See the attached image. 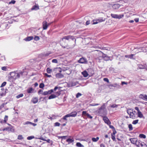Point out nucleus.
<instances>
[{"label": "nucleus", "instance_id": "nucleus-1", "mask_svg": "<svg viewBox=\"0 0 147 147\" xmlns=\"http://www.w3.org/2000/svg\"><path fill=\"white\" fill-rule=\"evenodd\" d=\"M97 111L100 116L103 117V116L106 115L107 111L105 107V104H103L97 110Z\"/></svg>", "mask_w": 147, "mask_h": 147}, {"label": "nucleus", "instance_id": "nucleus-2", "mask_svg": "<svg viewBox=\"0 0 147 147\" xmlns=\"http://www.w3.org/2000/svg\"><path fill=\"white\" fill-rule=\"evenodd\" d=\"M77 113L76 112H72L69 114L65 115L62 118L63 120L67 122V118L70 117H75L77 116Z\"/></svg>", "mask_w": 147, "mask_h": 147}, {"label": "nucleus", "instance_id": "nucleus-3", "mask_svg": "<svg viewBox=\"0 0 147 147\" xmlns=\"http://www.w3.org/2000/svg\"><path fill=\"white\" fill-rule=\"evenodd\" d=\"M69 39H71L73 40H74L75 42V44L74 45V47L75 46L76 44V39L75 38L74 36H73L68 35L63 36L62 38L61 39V41L65 42L64 40V39L67 40H69Z\"/></svg>", "mask_w": 147, "mask_h": 147}, {"label": "nucleus", "instance_id": "nucleus-4", "mask_svg": "<svg viewBox=\"0 0 147 147\" xmlns=\"http://www.w3.org/2000/svg\"><path fill=\"white\" fill-rule=\"evenodd\" d=\"M138 147H147V145L143 142L137 140L135 144Z\"/></svg>", "mask_w": 147, "mask_h": 147}, {"label": "nucleus", "instance_id": "nucleus-5", "mask_svg": "<svg viewBox=\"0 0 147 147\" xmlns=\"http://www.w3.org/2000/svg\"><path fill=\"white\" fill-rule=\"evenodd\" d=\"M17 71H14L13 72H11L9 73L10 76H13V77H14V78H15L16 80L17 79L19 78V75L18 74V73H17Z\"/></svg>", "mask_w": 147, "mask_h": 147}, {"label": "nucleus", "instance_id": "nucleus-6", "mask_svg": "<svg viewBox=\"0 0 147 147\" xmlns=\"http://www.w3.org/2000/svg\"><path fill=\"white\" fill-rule=\"evenodd\" d=\"M57 69H59L60 70L59 71V73H58L55 74L56 77L58 78H63L64 77V76L63 74L61 73V69L60 67L57 68Z\"/></svg>", "mask_w": 147, "mask_h": 147}, {"label": "nucleus", "instance_id": "nucleus-7", "mask_svg": "<svg viewBox=\"0 0 147 147\" xmlns=\"http://www.w3.org/2000/svg\"><path fill=\"white\" fill-rule=\"evenodd\" d=\"M103 120L105 123L107 124L108 125L111 124V122L108 118L106 116H103Z\"/></svg>", "mask_w": 147, "mask_h": 147}, {"label": "nucleus", "instance_id": "nucleus-8", "mask_svg": "<svg viewBox=\"0 0 147 147\" xmlns=\"http://www.w3.org/2000/svg\"><path fill=\"white\" fill-rule=\"evenodd\" d=\"M78 62L80 63L87 64V63L86 59L84 57L80 58L78 61Z\"/></svg>", "mask_w": 147, "mask_h": 147}, {"label": "nucleus", "instance_id": "nucleus-9", "mask_svg": "<svg viewBox=\"0 0 147 147\" xmlns=\"http://www.w3.org/2000/svg\"><path fill=\"white\" fill-rule=\"evenodd\" d=\"M61 88H62L61 87L56 86L55 87L54 89H52L48 91V92H49V94H51V93H53L54 91H55L57 89L59 90H60Z\"/></svg>", "mask_w": 147, "mask_h": 147}, {"label": "nucleus", "instance_id": "nucleus-10", "mask_svg": "<svg viewBox=\"0 0 147 147\" xmlns=\"http://www.w3.org/2000/svg\"><path fill=\"white\" fill-rule=\"evenodd\" d=\"M139 98L147 101V95L145 94H141L139 95Z\"/></svg>", "mask_w": 147, "mask_h": 147}, {"label": "nucleus", "instance_id": "nucleus-11", "mask_svg": "<svg viewBox=\"0 0 147 147\" xmlns=\"http://www.w3.org/2000/svg\"><path fill=\"white\" fill-rule=\"evenodd\" d=\"M49 25H49L48 24L47 22L46 21H44L42 22V28L43 30H46Z\"/></svg>", "mask_w": 147, "mask_h": 147}, {"label": "nucleus", "instance_id": "nucleus-12", "mask_svg": "<svg viewBox=\"0 0 147 147\" xmlns=\"http://www.w3.org/2000/svg\"><path fill=\"white\" fill-rule=\"evenodd\" d=\"M13 76H10L8 77V81L11 82H13L16 80L15 78H14V77H13Z\"/></svg>", "mask_w": 147, "mask_h": 147}, {"label": "nucleus", "instance_id": "nucleus-13", "mask_svg": "<svg viewBox=\"0 0 147 147\" xmlns=\"http://www.w3.org/2000/svg\"><path fill=\"white\" fill-rule=\"evenodd\" d=\"M120 7V5L119 4H114L112 6V8L114 10L118 9Z\"/></svg>", "mask_w": 147, "mask_h": 147}, {"label": "nucleus", "instance_id": "nucleus-14", "mask_svg": "<svg viewBox=\"0 0 147 147\" xmlns=\"http://www.w3.org/2000/svg\"><path fill=\"white\" fill-rule=\"evenodd\" d=\"M38 97H33L32 98L31 101L33 103L36 104L38 102Z\"/></svg>", "mask_w": 147, "mask_h": 147}, {"label": "nucleus", "instance_id": "nucleus-15", "mask_svg": "<svg viewBox=\"0 0 147 147\" xmlns=\"http://www.w3.org/2000/svg\"><path fill=\"white\" fill-rule=\"evenodd\" d=\"M69 137H70L71 136H69ZM74 141V140L73 138H72V139L70 138H68L66 140V142L68 143L69 144H70L72 143H73Z\"/></svg>", "mask_w": 147, "mask_h": 147}, {"label": "nucleus", "instance_id": "nucleus-16", "mask_svg": "<svg viewBox=\"0 0 147 147\" xmlns=\"http://www.w3.org/2000/svg\"><path fill=\"white\" fill-rule=\"evenodd\" d=\"M33 39V37L32 36H29L26 37L24 39V40L26 41H29L32 40Z\"/></svg>", "mask_w": 147, "mask_h": 147}, {"label": "nucleus", "instance_id": "nucleus-17", "mask_svg": "<svg viewBox=\"0 0 147 147\" xmlns=\"http://www.w3.org/2000/svg\"><path fill=\"white\" fill-rule=\"evenodd\" d=\"M131 142L133 144H136L138 139L136 138H130V139Z\"/></svg>", "mask_w": 147, "mask_h": 147}, {"label": "nucleus", "instance_id": "nucleus-18", "mask_svg": "<svg viewBox=\"0 0 147 147\" xmlns=\"http://www.w3.org/2000/svg\"><path fill=\"white\" fill-rule=\"evenodd\" d=\"M39 9V6L37 5H34L31 8V10H37Z\"/></svg>", "mask_w": 147, "mask_h": 147}, {"label": "nucleus", "instance_id": "nucleus-19", "mask_svg": "<svg viewBox=\"0 0 147 147\" xmlns=\"http://www.w3.org/2000/svg\"><path fill=\"white\" fill-rule=\"evenodd\" d=\"M58 90L57 92L55 93V95L57 96V97L59 96L61 94V92L63 91L62 90H61V89L59 90Z\"/></svg>", "mask_w": 147, "mask_h": 147}, {"label": "nucleus", "instance_id": "nucleus-20", "mask_svg": "<svg viewBox=\"0 0 147 147\" xmlns=\"http://www.w3.org/2000/svg\"><path fill=\"white\" fill-rule=\"evenodd\" d=\"M8 131H11V132H14L15 131V129L13 127L11 126L10 127H8Z\"/></svg>", "mask_w": 147, "mask_h": 147}, {"label": "nucleus", "instance_id": "nucleus-21", "mask_svg": "<svg viewBox=\"0 0 147 147\" xmlns=\"http://www.w3.org/2000/svg\"><path fill=\"white\" fill-rule=\"evenodd\" d=\"M82 74L83 75L84 77H86L88 75V73H87V71L86 70H85L83 71L82 72Z\"/></svg>", "mask_w": 147, "mask_h": 147}, {"label": "nucleus", "instance_id": "nucleus-22", "mask_svg": "<svg viewBox=\"0 0 147 147\" xmlns=\"http://www.w3.org/2000/svg\"><path fill=\"white\" fill-rule=\"evenodd\" d=\"M134 54H131L130 55H125V57L126 58H128L131 59H133V56H134Z\"/></svg>", "mask_w": 147, "mask_h": 147}, {"label": "nucleus", "instance_id": "nucleus-23", "mask_svg": "<svg viewBox=\"0 0 147 147\" xmlns=\"http://www.w3.org/2000/svg\"><path fill=\"white\" fill-rule=\"evenodd\" d=\"M34 90L32 87L29 88L27 90V92L28 93H31L33 92L32 91Z\"/></svg>", "mask_w": 147, "mask_h": 147}, {"label": "nucleus", "instance_id": "nucleus-24", "mask_svg": "<svg viewBox=\"0 0 147 147\" xmlns=\"http://www.w3.org/2000/svg\"><path fill=\"white\" fill-rule=\"evenodd\" d=\"M56 97H57V96H55V95L54 94H52L49 97L48 99H51L55 98Z\"/></svg>", "mask_w": 147, "mask_h": 147}, {"label": "nucleus", "instance_id": "nucleus-25", "mask_svg": "<svg viewBox=\"0 0 147 147\" xmlns=\"http://www.w3.org/2000/svg\"><path fill=\"white\" fill-rule=\"evenodd\" d=\"M127 112L128 114L129 115L133 112V109H128L127 110Z\"/></svg>", "mask_w": 147, "mask_h": 147}, {"label": "nucleus", "instance_id": "nucleus-26", "mask_svg": "<svg viewBox=\"0 0 147 147\" xmlns=\"http://www.w3.org/2000/svg\"><path fill=\"white\" fill-rule=\"evenodd\" d=\"M135 117L136 116L135 114L133 112L129 115V117L133 119H134L135 118Z\"/></svg>", "mask_w": 147, "mask_h": 147}, {"label": "nucleus", "instance_id": "nucleus-27", "mask_svg": "<svg viewBox=\"0 0 147 147\" xmlns=\"http://www.w3.org/2000/svg\"><path fill=\"white\" fill-rule=\"evenodd\" d=\"M75 85L72 82H69L67 84V87L69 88L75 86Z\"/></svg>", "mask_w": 147, "mask_h": 147}, {"label": "nucleus", "instance_id": "nucleus-28", "mask_svg": "<svg viewBox=\"0 0 147 147\" xmlns=\"http://www.w3.org/2000/svg\"><path fill=\"white\" fill-rule=\"evenodd\" d=\"M138 117L140 118H142L143 117V115L140 111L138 112Z\"/></svg>", "mask_w": 147, "mask_h": 147}, {"label": "nucleus", "instance_id": "nucleus-29", "mask_svg": "<svg viewBox=\"0 0 147 147\" xmlns=\"http://www.w3.org/2000/svg\"><path fill=\"white\" fill-rule=\"evenodd\" d=\"M99 139V138L98 137L96 138H92V140L94 142H96Z\"/></svg>", "mask_w": 147, "mask_h": 147}, {"label": "nucleus", "instance_id": "nucleus-30", "mask_svg": "<svg viewBox=\"0 0 147 147\" xmlns=\"http://www.w3.org/2000/svg\"><path fill=\"white\" fill-rule=\"evenodd\" d=\"M76 146L78 147H84V146L80 142H77L76 144Z\"/></svg>", "mask_w": 147, "mask_h": 147}, {"label": "nucleus", "instance_id": "nucleus-31", "mask_svg": "<svg viewBox=\"0 0 147 147\" xmlns=\"http://www.w3.org/2000/svg\"><path fill=\"white\" fill-rule=\"evenodd\" d=\"M139 137L141 138L145 139L146 138V136L144 134H140L139 135Z\"/></svg>", "mask_w": 147, "mask_h": 147}, {"label": "nucleus", "instance_id": "nucleus-32", "mask_svg": "<svg viewBox=\"0 0 147 147\" xmlns=\"http://www.w3.org/2000/svg\"><path fill=\"white\" fill-rule=\"evenodd\" d=\"M124 14H121L120 15H118L117 14V19H120L121 18H122L123 17H124Z\"/></svg>", "mask_w": 147, "mask_h": 147}, {"label": "nucleus", "instance_id": "nucleus-33", "mask_svg": "<svg viewBox=\"0 0 147 147\" xmlns=\"http://www.w3.org/2000/svg\"><path fill=\"white\" fill-rule=\"evenodd\" d=\"M111 16L112 18H114L117 19V14L111 13Z\"/></svg>", "mask_w": 147, "mask_h": 147}, {"label": "nucleus", "instance_id": "nucleus-34", "mask_svg": "<svg viewBox=\"0 0 147 147\" xmlns=\"http://www.w3.org/2000/svg\"><path fill=\"white\" fill-rule=\"evenodd\" d=\"M105 19L103 18H101L98 19V21L99 22H102L105 21Z\"/></svg>", "mask_w": 147, "mask_h": 147}, {"label": "nucleus", "instance_id": "nucleus-35", "mask_svg": "<svg viewBox=\"0 0 147 147\" xmlns=\"http://www.w3.org/2000/svg\"><path fill=\"white\" fill-rule=\"evenodd\" d=\"M46 71L48 74H50L52 72V69L49 67L47 68Z\"/></svg>", "mask_w": 147, "mask_h": 147}, {"label": "nucleus", "instance_id": "nucleus-36", "mask_svg": "<svg viewBox=\"0 0 147 147\" xmlns=\"http://www.w3.org/2000/svg\"><path fill=\"white\" fill-rule=\"evenodd\" d=\"M88 72L89 73L90 72L91 76L93 75L94 74V71L92 69H89Z\"/></svg>", "mask_w": 147, "mask_h": 147}, {"label": "nucleus", "instance_id": "nucleus-37", "mask_svg": "<svg viewBox=\"0 0 147 147\" xmlns=\"http://www.w3.org/2000/svg\"><path fill=\"white\" fill-rule=\"evenodd\" d=\"M24 138L21 135H19L18 136L17 139L19 140H22Z\"/></svg>", "mask_w": 147, "mask_h": 147}, {"label": "nucleus", "instance_id": "nucleus-38", "mask_svg": "<svg viewBox=\"0 0 147 147\" xmlns=\"http://www.w3.org/2000/svg\"><path fill=\"white\" fill-rule=\"evenodd\" d=\"M7 103V102L4 103L2 104L0 106V109H2L4 107L5 105H6Z\"/></svg>", "mask_w": 147, "mask_h": 147}, {"label": "nucleus", "instance_id": "nucleus-39", "mask_svg": "<svg viewBox=\"0 0 147 147\" xmlns=\"http://www.w3.org/2000/svg\"><path fill=\"white\" fill-rule=\"evenodd\" d=\"M119 105L116 104H113L110 105V107L111 108H117Z\"/></svg>", "mask_w": 147, "mask_h": 147}, {"label": "nucleus", "instance_id": "nucleus-40", "mask_svg": "<svg viewBox=\"0 0 147 147\" xmlns=\"http://www.w3.org/2000/svg\"><path fill=\"white\" fill-rule=\"evenodd\" d=\"M128 127L129 128V131H131L133 129V128L132 125L131 124H129L128 125Z\"/></svg>", "mask_w": 147, "mask_h": 147}, {"label": "nucleus", "instance_id": "nucleus-41", "mask_svg": "<svg viewBox=\"0 0 147 147\" xmlns=\"http://www.w3.org/2000/svg\"><path fill=\"white\" fill-rule=\"evenodd\" d=\"M23 96V94L22 93L16 96V98H20L22 97Z\"/></svg>", "mask_w": 147, "mask_h": 147}, {"label": "nucleus", "instance_id": "nucleus-42", "mask_svg": "<svg viewBox=\"0 0 147 147\" xmlns=\"http://www.w3.org/2000/svg\"><path fill=\"white\" fill-rule=\"evenodd\" d=\"M34 137L33 136H29L28 137L27 139L28 140H31L32 139H34Z\"/></svg>", "mask_w": 147, "mask_h": 147}, {"label": "nucleus", "instance_id": "nucleus-43", "mask_svg": "<svg viewBox=\"0 0 147 147\" xmlns=\"http://www.w3.org/2000/svg\"><path fill=\"white\" fill-rule=\"evenodd\" d=\"M40 39L39 37L38 36H35L34 37V39L36 41L39 40Z\"/></svg>", "mask_w": 147, "mask_h": 147}, {"label": "nucleus", "instance_id": "nucleus-44", "mask_svg": "<svg viewBox=\"0 0 147 147\" xmlns=\"http://www.w3.org/2000/svg\"><path fill=\"white\" fill-rule=\"evenodd\" d=\"M139 121V120L138 119L136 120H134L132 122V124L134 125L136 124H137Z\"/></svg>", "mask_w": 147, "mask_h": 147}, {"label": "nucleus", "instance_id": "nucleus-45", "mask_svg": "<svg viewBox=\"0 0 147 147\" xmlns=\"http://www.w3.org/2000/svg\"><path fill=\"white\" fill-rule=\"evenodd\" d=\"M45 86V85L43 83H41L39 85V88H43Z\"/></svg>", "mask_w": 147, "mask_h": 147}, {"label": "nucleus", "instance_id": "nucleus-46", "mask_svg": "<svg viewBox=\"0 0 147 147\" xmlns=\"http://www.w3.org/2000/svg\"><path fill=\"white\" fill-rule=\"evenodd\" d=\"M24 72V71H21L19 72V73H18V74L19 75V78L20 76H22L23 75V74Z\"/></svg>", "mask_w": 147, "mask_h": 147}, {"label": "nucleus", "instance_id": "nucleus-47", "mask_svg": "<svg viewBox=\"0 0 147 147\" xmlns=\"http://www.w3.org/2000/svg\"><path fill=\"white\" fill-rule=\"evenodd\" d=\"M93 22L92 23L93 24H96L97 23H98V22H99L98 21V20H93Z\"/></svg>", "mask_w": 147, "mask_h": 147}, {"label": "nucleus", "instance_id": "nucleus-48", "mask_svg": "<svg viewBox=\"0 0 147 147\" xmlns=\"http://www.w3.org/2000/svg\"><path fill=\"white\" fill-rule=\"evenodd\" d=\"M101 53L102 57L104 59L105 58V57L107 56V55L103 53L102 52H101Z\"/></svg>", "mask_w": 147, "mask_h": 147}, {"label": "nucleus", "instance_id": "nucleus-49", "mask_svg": "<svg viewBox=\"0 0 147 147\" xmlns=\"http://www.w3.org/2000/svg\"><path fill=\"white\" fill-rule=\"evenodd\" d=\"M31 122L29 121H27L23 123V124L24 125H26L30 124Z\"/></svg>", "mask_w": 147, "mask_h": 147}, {"label": "nucleus", "instance_id": "nucleus-50", "mask_svg": "<svg viewBox=\"0 0 147 147\" xmlns=\"http://www.w3.org/2000/svg\"><path fill=\"white\" fill-rule=\"evenodd\" d=\"M60 125V123L58 122H56L54 123V126H59Z\"/></svg>", "mask_w": 147, "mask_h": 147}, {"label": "nucleus", "instance_id": "nucleus-51", "mask_svg": "<svg viewBox=\"0 0 147 147\" xmlns=\"http://www.w3.org/2000/svg\"><path fill=\"white\" fill-rule=\"evenodd\" d=\"M52 63H58V61L56 59H54L52 60Z\"/></svg>", "mask_w": 147, "mask_h": 147}, {"label": "nucleus", "instance_id": "nucleus-52", "mask_svg": "<svg viewBox=\"0 0 147 147\" xmlns=\"http://www.w3.org/2000/svg\"><path fill=\"white\" fill-rule=\"evenodd\" d=\"M6 83H7L6 82H3L1 86H0V87H3L5 86L6 85Z\"/></svg>", "mask_w": 147, "mask_h": 147}, {"label": "nucleus", "instance_id": "nucleus-53", "mask_svg": "<svg viewBox=\"0 0 147 147\" xmlns=\"http://www.w3.org/2000/svg\"><path fill=\"white\" fill-rule=\"evenodd\" d=\"M108 125L109 126V127L110 128L112 129L113 130L115 129V128L113 125H111V124Z\"/></svg>", "mask_w": 147, "mask_h": 147}, {"label": "nucleus", "instance_id": "nucleus-54", "mask_svg": "<svg viewBox=\"0 0 147 147\" xmlns=\"http://www.w3.org/2000/svg\"><path fill=\"white\" fill-rule=\"evenodd\" d=\"M42 94L44 95H46L49 94V92H48V91H46L42 93Z\"/></svg>", "mask_w": 147, "mask_h": 147}, {"label": "nucleus", "instance_id": "nucleus-55", "mask_svg": "<svg viewBox=\"0 0 147 147\" xmlns=\"http://www.w3.org/2000/svg\"><path fill=\"white\" fill-rule=\"evenodd\" d=\"M0 122L2 124H5L7 123V122L5 121L3 119L1 120Z\"/></svg>", "mask_w": 147, "mask_h": 147}, {"label": "nucleus", "instance_id": "nucleus-56", "mask_svg": "<svg viewBox=\"0 0 147 147\" xmlns=\"http://www.w3.org/2000/svg\"><path fill=\"white\" fill-rule=\"evenodd\" d=\"M103 80L105 82H107V83L109 82V80L107 78H105L103 79Z\"/></svg>", "mask_w": 147, "mask_h": 147}, {"label": "nucleus", "instance_id": "nucleus-57", "mask_svg": "<svg viewBox=\"0 0 147 147\" xmlns=\"http://www.w3.org/2000/svg\"><path fill=\"white\" fill-rule=\"evenodd\" d=\"M8 119V116L7 115H5L4 118V120L6 122H7V121Z\"/></svg>", "mask_w": 147, "mask_h": 147}, {"label": "nucleus", "instance_id": "nucleus-58", "mask_svg": "<svg viewBox=\"0 0 147 147\" xmlns=\"http://www.w3.org/2000/svg\"><path fill=\"white\" fill-rule=\"evenodd\" d=\"M44 74V75L45 76H46V77H48V78H50V77H52V76L51 75H48L47 73H45Z\"/></svg>", "mask_w": 147, "mask_h": 147}, {"label": "nucleus", "instance_id": "nucleus-59", "mask_svg": "<svg viewBox=\"0 0 147 147\" xmlns=\"http://www.w3.org/2000/svg\"><path fill=\"white\" fill-rule=\"evenodd\" d=\"M1 69L3 70L6 71L7 70V67L5 66L2 67H1Z\"/></svg>", "mask_w": 147, "mask_h": 147}, {"label": "nucleus", "instance_id": "nucleus-60", "mask_svg": "<svg viewBox=\"0 0 147 147\" xmlns=\"http://www.w3.org/2000/svg\"><path fill=\"white\" fill-rule=\"evenodd\" d=\"M82 95L80 93H78L76 95V97L77 98H78L80 96H81Z\"/></svg>", "mask_w": 147, "mask_h": 147}, {"label": "nucleus", "instance_id": "nucleus-61", "mask_svg": "<svg viewBox=\"0 0 147 147\" xmlns=\"http://www.w3.org/2000/svg\"><path fill=\"white\" fill-rule=\"evenodd\" d=\"M111 137L112 139L113 140L115 141V136L113 135V134H111Z\"/></svg>", "mask_w": 147, "mask_h": 147}, {"label": "nucleus", "instance_id": "nucleus-62", "mask_svg": "<svg viewBox=\"0 0 147 147\" xmlns=\"http://www.w3.org/2000/svg\"><path fill=\"white\" fill-rule=\"evenodd\" d=\"M16 2V1H15V0H11V1H10L9 3V4H14Z\"/></svg>", "mask_w": 147, "mask_h": 147}, {"label": "nucleus", "instance_id": "nucleus-63", "mask_svg": "<svg viewBox=\"0 0 147 147\" xmlns=\"http://www.w3.org/2000/svg\"><path fill=\"white\" fill-rule=\"evenodd\" d=\"M88 114V113H87V112L86 111H83L82 112V114L83 115H85L87 116V114Z\"/></svg>", "mask_w": 147, "mask_h": 147}, {"label": "nucleus", "instance_id": "nucleus-64", "mask_svg": "<svg viewBox=\"0 0 147 147\" xmlns=\"http://www.w3.org/2000/svg\"><path fill=\"white\" fill-rule=\"evenodd\" d=\"M42 92H43V90L42 89H40L38 92V94H41Z\"/></svg>", "mask_w": 147, "mask_h": 147}]
</instances>
